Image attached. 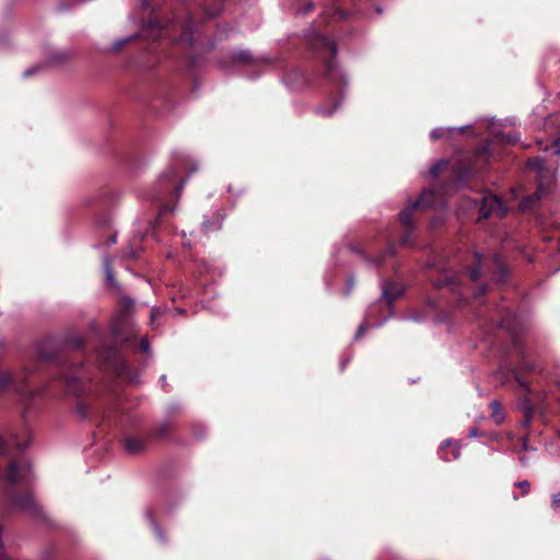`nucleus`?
<instances>
[{
  "label": "nucleus",
  "instance_id": "nucleus-46",
  "mask_svg": "<svg viewBox=\"0 0 560 560\" xmlns=\"http://www.w3.org/2000/svg\"><path fill=\"white\" fill-rule=\"evenodd\" d=\"M109 242H110V243H115V242H116V238H115V237H110V238H109Z\"/></svg>",
  "mask_w": 560,
  "mask_h": 560
},
{
  "label": "nucleus",
  "instance_id": "nucleus-26",
  "mask_svg": "<svg viewBox=\"0 0 560 560\" xmlns=\"http://www.w3.org/2000/svg\"><path fill=\"white\" fill-rule=\"evenodd\" d=\"M105 272H106V278H107V281L110 283L113 281V272L109 268V260L106 259L105 260Z\"/></svg>",
  "mask_w": 560,
  "mask_h": 560
},
{
  "label": "nucleus",
  "instance_id": "nucleus-20",
  "mask_svg": "<svg viewBox=\"0 0 560 560\" xmlns=\"http://www.w3.org/2000/svg\"><path fill=\"white\" fill-rule=\"evenodd\" d=\"M448 165V163L444 160L435 163L434 165H432V167L430 168V174L433 178L438 177L439 174L442 172V170Z\"/></svg>",
  "mask_w": 560,
  "mask_h": 560
},
{
  "label": "nucleus",
  "instance_id": "nucleus-7",
  "mask_svg": "<svg viewBox=\"0 0 560 560\" xmlns=\"http://www.w3.org/2000/svg\"><path fill=\"white\" fill-rule=\"evenodd\" d=\"M474 264L475 265L469 269V279L472 282H476L479 279V276L486 270L491 271V268L485 257L478 253L474 255Z\"/></svg>",
  "mask_w": 560,
  "mask_h": 560
},
{
  "label": "nucleus",
  "instance_id": "nucleus-42",
  "mask_svg": "<svg viewBox=\"0 0 560 560\" xmlns=\"http://www.w3.org/2000/svg\"><path fill=\"white\" fill-rule=\"evenodd\" d=\"M82 343V340L80 338H78L74 342H73V346L74 347H80Z\"/></svg>",
  "mask_w": 560,
  "mask_h": 560
},
{
  "label": "nucleus",
  "instance_id": "nucleus-31",
  "mask_svg": "<svg viewBox=\"0 0 560 560\" xmlns=\"http://www.w3.org/2000/svg\"><path fill=\"white\" fill-rule=\"evenodd\" d=\"M500 326L505 328V329H512V326L510 324V319L509 318H504L500 322Z\"/></svg>",
  "mask_w": 560,
  "mask_h": 560
},
{
  "label": "nucleus",
  "instance_id": "nucleus-47",
  "mask_svg": "<svg viewBox=\"0 0 560 560\" xmlns=\"http://www.w3.org/2000/svg\"><path fill=\"white\" fill-rule=\"evenodd\" d=\"M525 369L532 370L533 368L530 365L525 364Z\"/></svg>",
  "mask_w": 560,
  "mask_h": 560
},
{
  "label": "nucleus",
  "instance_id": "nucleus-40",
  "mask_svg": "<svg viewBox=\"0 0 560 560\" xmlns=\"http://www.w3.org/2000/svg\"><path fill=\"white\" fill-rule=\"evenodd\" d=\"M184 187V183H180L177 187H176V194L178 195L180 192V190L183 189Z\"/></svg>",
  "mask_w": 560,
  "mask_h": 560
},
{
  "label": "nucleus",
  "instance_id": "nucleus-21",
  "mask_svg": "<svg viewBox=\"0 0 560 560\" xmlns=\"http://www.w3.org/2000/svg\"><path fill=\"white\" fill-rule=\"evenodd\" d=\"M491 265H493V267L501 273H504V266L503 264L501 262V259L499 257V255H494L491 259Z\"/></svg>",
  "mask_w": 560,
  "mask_h": 560
},
{
  "label": "nucleus",
  "instance_id": "nucleus-13",
  "mask_svg": "<svg viewBox=\"0 0 560 560\" xmlns=\"http://www.w3.org/2000/svg\"><path fill=\"white\" fill-rule=\"evenodd\" d=\"M400 294H401V289L399 288V285L392 283V282L383 285V298L388 303H392Z\"/></svg>",
  "mask_w": 560,
  "mask_h": 560
},
{
  "label": "nucleus",
  "instance_id": "nucleus-12",
  "mask_svg": "<svg viewBox=\"0 0 560 560\" xmlns=\"http://www.w3.org/2000/svg\"><path fill=\"white\" fill-rule=\"evenodd\" d=\"M462 283V276H445L443 280H440L438 287H450L454 294L462 296V292H457Z\"/></svg>",
  "mask_w": 560,
  "mask_h": 560
},
{
  "label": "nucleus",
  "instance_id": "nucleus-37",
  "mask_svg": "<svg viewBox=\"0 0 560 560\" xmlns=\"http://www.w3.org/2000/svg\"><path fill=\"white\" fill-rule=\"evenodd\" d=\"M205 13H206V15H207L208 18H213V16H215V15H217V13H218V12H217V11L206 10V11H205Z\"/></svg>",
  "mask_w": 560,
  "mask_h": 560
},
{
  "label": "nucleus",
  "instance_id": "nucleus-9",
  "mask_svg": "<svg viewBox=\"0 0 560 560\" xmlns=\"http://www.w3.org/2000/svg\"><path fill=\"white\" fill-rule=\"evenodd\" d=\"M98 360L108 366H116L118 362V350L115 347L103 348L97 352Z\"/></svg>",
  "mask_w": 560,
  "mask_h": 560
},
{
  "label": "nucleus",
  "instance_id": "nucleus-16",
  "mask_svg": "<svg viewBox=\"0 0 560 560\" xmlns=\"http://www.w3.org/2000/svg\"><path fill=\"white\" fill-rule=\"evenodd\" d=\"M194 32H195V24L191 20H189L182 32L179 40L192 44Z\"/></svg>",
  "mask_w": 560,
  "mask_h": 560
},
{
  "label": "nucleus",
  "instance_id": "nucleus-22",
  "mask_svg": "<svg viewBox=\"0 0 560 560\" xmlns=\"http://www.w3.org/2000/svg\"><path fill=\"white\" fill-rule=\"evenodd\" d=\"M161 314H162V312H161V310H160V308L153 307V308L151 310V315H150V325H151L152 327H154V325H155V319H156L158 317H160V316H161Z\"/></svg>",
  "mask_w": 560,
  "mask_h": 560
},
{
  "label": "nucleus",
  "instance_id": "nucleus-33",
  "mask_svg": "<svg viewBox=\"0 0 560 560\" xmlns=\"http://www.w3.org/2000/svg\"><path fill=\"white\" fill-rule=\"evenodd\" d=\"M152 527H153L155 534L159 536V538L161 540H163V537H162V534H161V529H160V527L158 526V524L154 521H152Z\"/></svg>",
  "mask_w": 560,
  "mask_h": 560
},
{
  "label": "nucleus",
  "instance_id": "nucleus-11",
  "mask_svg": "<svg viewBox=\"0 0 560 560\" xmlns=\"http://www.w3.org/2000/svg\"><path fill=\"white\" fill-rule=\"evenodd\" d=\"M147 439L140 436H127L125 439V447L130 454H138L142 452L147 446Z\"/></svg>",
  "mask_w": 560,
  "mask_h": 560
},
{
  "label": "nucleus",
  "instance_id": "nucleus-25",
  "mask_svg": "<svg viewBox=\"0 0 560 560\" xmlns=\"http://www.w3.org/2000/svg\"><path fill=\"white\" fill-rule=\"evenodd\" d=\"M338 104H335L332 108L326 110L324 107H318L317 113L320 115L330 116L337 108Z\"/></svg>",
  "mask_w": 560,
  "mask_h": 560
},
{
  "label": "nucleus",
  "instance_id": "nucleus-41",
  "mask_svg": "<svg viewBox=\"0 0 560 560\" xmlns=\"http://www.w3.org/2000/svg\"><path fill=\"white\" fill-rule=\"evenodd\" d=\"M3 452H4V442L0 438V453H3Z\"/></svg>",
  "mask_w": 560,
  "mask_h": 560
},
{
  "label": "nucleus",
  "instance_id": "nucleus-43",
  "mask_svg": "<svg viewBox=\"0 0 560 560\" xmlns=\"http://www.w3.org/2000/svg\"><path fill=\"white\" fill-rule=\"evenodd\" d=\"M39 355H40V358H42V359H44V360H48V359H50V358H49L48 355H46L42 350L39 351Z\"/></svg>",
  "mask_w": 560,
  "mask_h": 560
},
{
  "label": "nucleus",
  "instance_id": "nucleus-23",
  "mask_svg": "<svg viewBox=\"0 0 560 560\" xmlns=\"http://www.w3.org/2000/svg\"><path fill=\"white\" fill-rule=\"evenodd\" d=\"M235 60L240 61V62H249L250 61V56L246 51H241V52L235 55Z\"/></svg>",
  "mask_w": 560,
  "mask_h": 560
},
{
  "label": "nucleus",
  "instance_id": "nucleus-38",
  "mask_svg": "<svg viewBox=\"0 0 560 560\" xmlns=\"http://www.w3.org/2000/svg\"><path fill=\"white\" fill-rule=\"evenodd\" d=\"M37 70V68H32V69H28L24 72V77H30L33 72H35Z\"/></svg>",
  "mask_w": 560,
  "mask_h": 560
},
{
  "label": "nucleus",
  "instance_id": "nucleus-8",
  "mask_svg": "<svg viewBox=\"0 0 560 560\" xmlns=\"http://www.w3.org/2000/svg\"><path fill=\"white\" fill-rule=\"evenodd\" d=\"M513 375H514L518 386L525 393V409H526L525 417H526V423H528L529 422V413L534 409L533 401L530 398V390L528 388L527 383L522 378V376L520 375V373L517 371H513Z\"/></svg>",
  "mask_w": 560,
  "mask_h": 560
},
{
  "label": "nucleus",
  "instance_id": "nucleus-35",
  "mask_svg": "<svg viewBox=\"0 0 560 560\" xmlns=\"http://www.w3.org/2000/svg\"><path fill=\"white\" fill-rule=\"evenodd\" d=\"M552 504L553 506H558L560 504V492L553 495Z\"/></svg>",
  "mask_w": 560,
  "mask_h": 560
},
{
  "label": "nucleus",
  "instance_id": "nucleus-1",
  "mask_svg": "<svg viewBox=\"0 0 560 560\" xmlns=\"http://www.w3.org/2000/svg\"><path fill=\"white\" fill-rule=\"evenodd\" d=\"M436 192L433 190H424L420 198L410 207L402 210L399 213L400 222L407 228L406 233L401 236L400 243L402 245H408L410 243V235L412 231V221H411V212L412 209L417 207H435L438 203Z\"/></svg>",
  "mask_w": 560,
  "mask_h": 560
},
{
  "label": "nucleus",
  "instance_id": "nucleus-45",
  "mask_svg": "<svg viewBox=\"0 0 560 560\" xmlns=\"http://www.w3.org/2000/svg\"><path fill=\"white\" fill-rule=\"evenodd\" d=\"M551 238H552L551 236H544L545 241H550Z\"/></svg>",
  "mask_w": 560,
  "mask_h": 560
},
{
  "label": "nucleus",
  "instance_id": "nucleus-15",
  "mask_svg": "<svg viewBox=\"0 0 560 560\" xmlns=\"http://www.w3.org/2000/svg\"><path fill=\"white\" fill-rule=\"evenodd\" d=\"M491 409V418L497 424H500L504 420V413L502 411V407L498 400H493L490 402Z\"/></svg>",
  "mask_w": 560,
  "mask_h": 560
},
{
  "label": "nucleus",
  "instance_id": "nucleus-44",
  "mask_svg": "<svg viewBox=\"0 0 560 560\" xmlns=\"http://www.w3.org/2000/svg\"><path fill=\"white\" fill-rule=\"evenodd\" d=\"M311 10H313V4H311V3H310V4L307 5L306 11H311Z\"/></svg>",
  "mask_w": 560,
  "mask_h": 560
},
{
  "label": "nucleus",
  "instance_id": "nucleus-32",
  "mask_svg": "<svg viewBox=\"0 0 560 560\" xmlns=\"http://www.w3.org/2000/svg\"><path fill=\"white\" fill-rule=\"evenodd\" d=\"M368 326H369L368 324H362V325L359 327V329H358V331H357L355 337H357V338L361 337V336L364 334V331H365V329L368 328Z\"/></svg>",
  "mask_w": 560,
  "mask_h": 560
},
{
  "label": "nucleus",
  "instance_id": "nucleus-17",
  "mask_svg": "<svg viewBox=\"0 0 560 560\" xmlns=\"http://www.w3.org/2000/svg\"><path fill=\"white\" fill-rule=\"evenodd\" d=\"M78 380H79V376L77 374L71 375V376H65L63 382L66 383L67 393L73 394V395L80 394V389L78 388V386L75 384Z\"/></svg>",
  "mask_w": 560,
  "mask_h": 560
},
{
  "label": "nucleus",
  "instance_id": "nucleus-19",
  "mask_svg": "<svg viewBox=\"0 0 560 560\" xmlns=\"http://www.w3.org/2000/svg\"><path fill=\"white\" fill-rule=\"evenodd\" d=\"M448 165V163L444 160L435 163L434 165H432V167L430 168V174L433 178L438 177L439 174L442 172V170Z\"/></svg>",
  "mask_w": 560,
  "mask_h": 560
},
{
  "label": "nucleus",
  "instance_id": "nucleus-2",
  "mask_svg": "<svg viewBox=\"0 0 560 560\" xmlns=\"http://www.w3.org/2000/svg\"><path fill=\"white\" fill-rule=\"evenodd\" d=\"M470 205L475 208L478 207V202L476 201H471ZM479 211L480 217L485 219L490 215L502 218L506 214L508 209L502 200L495 195H487L482 198L481 205L479 206Z\"/></svg>",
  "mask_w": 560,
  "mask_h": 560
},
{
  "label": "nucleus",
  "instance_id": "nucleus-18",
  "mask_svg": "<svg viewBox=\"0 0 560 560\" xmlns=\"http://www.w3.org/2000/svg\"><path fill=\"white\" fill-rule=\"evenodd\" d=\"M528 166L541 177V172L545 168V161L540 158H534L528 161Z\"/></svg>",
  "mask_w": 560,
  "mask_h": 560
},
{
  "label": "nucleus",
  "instance_id": "nucleus-14",
  "mask_svg": "<svg viewBox=\"0 0 560 560\" xmlns=\"http://www.w3.org/2000/svg\"><path fill=\"white\" fill-rule=\"evenodd\" d=\"M474 167L466 162H459L455 165V175L458 182H464L466 178L470 176Z\"/></svg>",
  "mask_w": 560,
  "mask_h": 560
},
{
  "label": "nucleus",
  "instance_id": "nucleus-34",
  "mask_svg": "<svg viewBox=\"0 0 560 560\" xmlns=\"http://www.w3.org/2000/svg\"><path fill=\"white\" fill-rule=\"evenodd\" d=\"M488 148L483 147L477 152V159L480 160L487 154Z\"/></svg>",
  "mask_w": 560,
  "mask_h": 560
},
{
  "label": "nucleus",
  "instance_id": "nucleus-4",
  "mask_svg": "<svg viewBox=\"0 0 560 560\" xmlns=\"http://www.w3.org/2000/svg\"><path fill=\"white\" fill-rule=\"evenodd\" d=\"M312 45L315 49L326 51L328 55H330V57H334L337 54L336 44L324 35L317 34ZM325 69L326 74L331 75L335 69V61L332 58L325 60Z\"/></svg>",
  "mask_w": 560,
  "mask_h": 560
},
{
  "label": "nucleus",
  "instance_id": "nucleus-10",
  "mask_svg": "<svg viewBox=\"0 0 560 560\" xmlns=\"http://www.w3.org/2000/svg\"><path fill=\"white\" fill-rule=\"evenodd\" d=\"M546 187L542 182L539 183L538 189L534 195L524 197L520 202V209L522 211L530 210L536 202L541 198L545 194Z\"/></svg>",
  "mask_w": 560,
  "mask_h": 560
},
{
  "label": "nucleus",
  "instance_id": "nucleus-24",
  "mask_svg": "<svg viewBox=\"0 0 560 560\" xmlns=\"http://www.w3.org/2000/svg\"><path fill=\"white\" fill-rule=\"evenodd\" d=\"M516 486L522 490L523 494L528 493V491L530 489V485L527 480L520 481Z\"/></svg>",
  "mask_w": 560,
  "mask_h": 560
},
{
  "label": "nucleus",
  "instance_id": "nucleus-48",
  "mask_svg": "<svg viewBox=\"0 0 560 560\" xmlns=\"http://www.w3.org/2000/svg\"><path fill=\"white\" fill-rule=\"evenodd\" d=\"M558 242H559V250H560V234H559V240H558Z\"/></svg>",
  "mask_w": 560,
  "mask_h": 560
},
{
  "label": "nucleus",
  "instance_id": "nucleus-30",
  "mask_svg": "<svg viewBox=\"0 0 560 560\" xmlns=\"http://www.w3.org/2000/svg\"><path fill=\"white\" fill-rule=\"evenodd\" d=\"M141 348L144 352H149L150 350L149 341L145 337H143L141 340Z\"/></svg>",
  "mask_w": 560,
  "mask_h": 560
},
{
  "label": "nucleus",
  "instance_id": "nucleus-6",
  "mask_svg": "<svg viewBox=\"0 0 560 560\" xmlns=\"http://www.w3.org/2000/svg\"><path fill=\"white\" fill-rule=\"evenodd\" d=\"M28 469L20 463L12 462L5 472V480L10 483H19L26 479Z\"/></svg>",
  "mask_w": 560,
  "mask_h": 560
},
{
  "label": "nucleus",
  "instance_id": "nucleus-3",
  "mask_svg": "<svg viewBox=\"0 0 560 560\" xmlns=\"http://www.w3.org/2000/svg\"><path fill=\"white\" fill-rule=\"evenodd\" d=\"M119 306H120L121 311H120V314L118 315V317L112 324V331L118 341L125 342V341H129L131 338V334L125 335V332L122 331V327L127 325L125 323L126 317H127L129 310L133 306V301L128 298H122L119 302Z\"/></svg>",
  "mask_w": 560,
  "mask_h": 560
},
{
  "label": "nucleus",
  "instance_id": "nucleus-28",
  "mask_svg": "<svg viewBox=\"0 0 560 560\" xmlns=\"http://www.w3.org/2000/svg\"><path fill=\"white\" fill-rule=\"evenodd\" d=\"M164 178L170 182V184L173 186L174 179H175V171L171 170L167 174L164 175Z\"/></svg>",
  "mask_w": 560,
  "mask_h": 560
},
{
  "label": "nucleus",
  "instance_id": "nucleus-36",
  "mask_svg": "<svg viewBox=\"0 0 560 560\" xmlns=\"http://www.w3.org/2000/svg\"><path fill=\"white\" fill-rule=\"evenodd\" d=\"M166 211H171V209H168V207H167V206H163V207L161 208L160 212H159V217L164 215V213H165Z\"/></svg>",
  "mask_w": 560,
  "mask_h": 560
},
{
  "label": "nucleus",
  "instance_id": "nucleus-29",
  "mask_svg": "<svg viewBox=\"0 0 560 560\" xmlns=\"http://www.w3.org/2000/svg\"><path fill=\"white\" fill-rule=\"evenodd\" d=\"M553 154L560 155V138L556 139L552 144Z\"/></svg>",
  "mask_w": 560,
  "mask_h": 560
},
{
  "label": "nucleus",
  "instance_id": "nucleus-39",
  "mask_svg": "<svg viewBox=\"0 0 560 560\" xmlns=\"http://www.w3.org/2000/svg\"><path fill=\"white\" fill-rule=\"evenodd\" d=\"M486 288H487L486 285H481V287L479 288V290H478V292H477V293H478L479 295H482V294L486 292Z\"/></svg>",
  "mask_w": 560,
  "mask_h": 560
},
{
  "label": "nucleus",
  "instance_id": "nucleus-5",
  "mask_svg": "<svg viewBox=\"0 0 560 560\" xmlns=\"http://www.w3.org/2000/svg\"><path fill=\"white\" fill-rule=\"evenodd\" d=\"M10 503L13 509L28 512L36 515L38 513V506L34 500L33 494L27 490L22 495L10 493Z\"/></svg>",
  "mask_w": 560,
  "mask_h": 560
},
{
  "label": "nucleus",
  "instance_id": "nucleus-27",
  "mask_svg": "<svg viewBox=\"0 0 560 560\" xmlns=\"http://www.w3.org/2000/svg\"><path fill=\"white\" fill-rule=\"evenodd\" d=\"M444 133H445V130H443L442 128H439V129L432 130L431 137L433 139H440L444 136Z\"/></svg>",
  "mask_w": 560,
  "mask_h": 560
}]
</instances>
